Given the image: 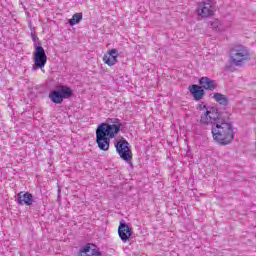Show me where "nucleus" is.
Returning a JSON list of instances; mask_svg holds the SVG:
<instances>
[{
  "label": "nucleus",
  "mask_w": 256,
  "mask_h": 256,
  "mask_svg": "<svg viewBox=\"0 0 256 256\" xmlns=\"http://www.w3.org/2000/svg\"><path fill=\"white\" fill-rule=\"evenodd\" d=\"M216 11L217 9L215 8V4H213V0L200 2L197 7L199 17L203 18L213 17Z\"/></svg>",
  "instance_id": "nucleus-7"
},
{
  "label": "nucleus",
  "mask_w": 256,
  "mask_h": 256,
  "mask_svg": "<svg viewBox=\"0 0 256 256\" xmlns=\"http://www.w3.org/2000/svg\"><path fill=\"white\" fill-rule=\"evenodd\" d=\"M118 235L123 243H127L131 235H133V229L127 223L121 221L118 227Z\"/></svg>",
  "instance_id": "nucleus-8"
},
{
  "label": "nucleus",
  "mask_w": 256,
  "mask_h": 256,
  "mask_svg": "<svg viewBox=\"0 0 256 256\" xmlns=\"http://www.w3.org/2000/svg\"><path fill=\"white\" fill-rule=\"evenodd\" d=\"M33 41H35V36H32Z\"/></svg>",
  "instance_id": "nucleus-18"
},
{
  "label": "nucleus",
  "mask_w": 256,
  "mask_h": 256,
  "mask_svg": "<svg viewBox=\"0 0 256 256\" xmlns=\"http://www.w3.org/2000/svg\"><path fill=\"white\" fill-rule=\"evenodd\" d=\"M73 95V90L68 86L61 85L58 87V90H53L49 93V99L52 103L61 104L63 99H69Z\"/></svg>",
  "instance_id": "nucleus-5"
},
{
  "label": "nucleus",
  "mask_w": 256,
  "mask_h": 256,
  "mask_svg": "<svg viewBox=\"0 0 256 256\" xmlns=\"http://www.w3.org/2000/svg\"><path fill=\"white\" fill-rule=\"evenodd\" d=\"M245 61H251L249 48L239 45L230 50V63L236 67H241Z\"/></svg>",
  "instance_id": "nucleus-3"
},
{
  "label": "nucleus",
  "mask_w": 256,
  "mask_h": 256,
  "mask_svg": "<svg viewBox=\"0 0 256 256\" xmlns=\"http://www.w3.org/2000/svg\"><path fill=\"white\" fill-rule=\"evenodd\" d=\"M17 203L18 205H33V194L29 192H19L17 194Z\"/></svg>",
  "instance_id": "nucleus-11"
},
{
  "label": "nucleus",
  "mask_w": 256,
  "mask_h": 256,
  "mask_svg": "<svg viewBox=\"0 0 256 256\" xmlns=\"http://www.w3.org/2000/svg\"><path fill=\"white\" fill-rule=\"evenodd\" d=\"M79 256H103L96 245L88 243L84 245L78 252Z\"/></svg>",
  "instance_id": "nucleus-9"
},
{
  "label": "nucleus",
  "mask_w": 256,
  "mask_h": 256,
  "mask_svg": "<svg viewBox=\"0 0 256 256\" xmlns=\"http://www.w3.org/2000/svg\"><path fill=\"white\" fill-rule=\"evenodd\" d=\"M199 83H200V87L208 91H215V88L217 87V82H215V80L209 77H202L199 80Z\"/></svg>",
  "instance_id": "nucleus-12"
},
{
  "label": "nucleus",
  "mask_w": 256,
  "mask_h": 256,
  "mask_svg": "<svg viewBox=\"0 0 256 256\" xmlns=\"http://www.w3.org/2000/svg\"><path fill=\"white\" fill-rule=\"evenodd\" d=\"M209 107H213V106H208L205 104V102H201L198 106V109L200 111H203V113H205V111H207V109H209Z\"/></svg>",
  "instance_id": "nucleus-17"
},
{
  "label": "nucleus",
  "mask_w": 256,
  "mask_h": 256,
  "mask_svg": "<svg viewBox=\"0 0 256 256\" xmlns=\"http://www.w3.org/2000/svg\"><path fill=\"white\" fill-rule=\"evenodd\" d=\"M190 93L193 95L195 101H201V99L205 96V90L199 85H192L189 87Z\"/></svg>",
  "instance_id": "nucleus-13"
},
{
  "label": "nucleus",
  "mask_w": 256,
  "mask_h": 256,
  "mask_svg": "<svg viewBox=\"0 0 256 256\" xmlns=\"http://www.w3.org/2000/svg\"><path fill=\"white\" fill-rule=\"evenodd\" d=\"M83 20V13H76L72 16V18L69 20V25L73 27L74 25H77L80 21Z\"/></svg>",
  "instance_id": "nucleus-16"
},
{
  "label": "nucleus",
  "mask_w": 256,
  "mask_h": 256,
  "mask_svg": "<svg viewBox=\"0 0 256 256\" xmlns=\"http://www.w3.org/2000/svg\"><path fill=\"white\" fill-rule=\"evenodd\" d=\"M115 147L116 152L123 161L126 163H131V161H133V152H131L129 142H127V140H119L115 144Z\"/></svg>",
  "instance_id": "nucleus-6"
},
{
  "label": "nucleus",
  "mask_w": 256,
  "mask_h": 256,
  "mask_svg": "<svg viewBox=\"0 0 256 256\" xmlns=\"http://www.w3.org/2000/svg\"><path fill=\"white\" fill-rule=\"evenodd\" d=\"M213 99L220 105H224V107L229 104V99H227L226 96L221 93H215Z\"/></svg>",
  "instance_id": "nucleus-15"
},
{
  "label": "nucleus",
  "mask_w": 256,
  "mask_h": 256,
  "mask_svg": "<svg viewBox=\"0 0 256 256\" xmlns=\"http://www.w3.org/2000/svg\"><path fill=\"white\" fill-rule=\"evenodd\" d=\"M209 25L211 29H214V31H218V32L227 31V26H224L223 22H221L219 19H214L210 21Z\"/></svg>",
  "instance_id": "nucleus-14"
},
{
  "label": "nucleus",
  "mask_w": 256,
  "mask_h": 256,
  "mask_svg": "<svg viewBox=\"0 0 256 256\" xmlns=\"http://www.w3.org/2000/svg\"><path fill=\"white\" fill-rule=\"evenodd\" d=\"M117 57H119V52L117 49L109 50L103 57V61L109 67H113V65H117Z\"/></svg>",
  "instance_id": "nucleus-10"
},
{
  "label": "nucleus",
  "mask_w": 256,
  "mask_h": 256,
  "mask_svg": "<svg viewBox=\"0 0 256 256\" xmlns=\"http://www.w3.org/2000/svg\"><path fill=\"white\" fill-rule=\"evenodd\" d=\"M121 131L120 123H102L96 129V143L100 151H109L111 139H115Z\"/></svg>",
  "instance_id": "nucleus-2"
},
{
  "label": "nucleus",
  "mask_w": 256,
  "mask_h": 256,
  "mask_svg": "<svg viewBox=\"0 0 256 256\" xmlns=\"http://www.w3.org/2000/svg\"><path fill=\"white\" fill-rule=\"evenodd\" d=\"M201 125H212L211 133L218 145H230L235 139V127L229 118L219 113L217 107H208L200 116Z\"/></svg>",
  "instance_id": "nucleus-1"
},
{
  "label": "nucleus",
  "mask_w": 256,
  "mask_h": 256,
  "mask_svg": "<svg viewBox=\"0 0 256 256\" xmlns=\"http://www.w3.org/2000/svg\"><path fill=\"white\" fill-rule=\"evenodd\" d=\"M33 61L32 71H37V69H41L43 73H45V65H47V54L45 53V49L42 46H36L35 51L33 52Z\"/></svg>",
  "instance_id": "nucleus-4"
}]
</instances>
